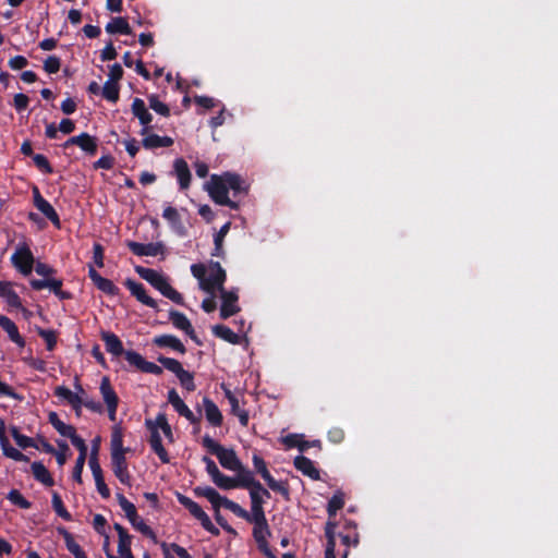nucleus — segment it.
Wrapping results in <instances>:
<instances>
[{"label":"nucleus","instance_id":"obj_1","mask_svg":"<svg viewBox=\"0 0 558 558\" xmlns=\"http://www.w3.org/2000/svg\"><path fill=\"white\" fill-rule=\"evenodd\" d=\"M244 181L242 178L232 172H225L221 175L213 174L207 185V191L210 198L218 205L228 206L231 209H238L239 204L229 198V191L233 192L236 196L241 193H246L247 189L243 186Z\"/></svg>","mask_w":558,"mask_h":558},{"label":"nucleus","instance_id":"obj_2","mask_svg":"<svg viewBox=\"0 0 558 558\" xmlns=\"http://www.w3.org/2000/svg\"><path fill=\"white\" fill-rule=\"evenodd\" d=\"M130 448L123 447V433L119 425L111 432V466L116 477L124 485L131 486V474L128 469L125 453Z\"/></svg>","mask_w":558,"mask_h":558},{"label":"nucleus","instance_id":"obj_3","mask_svg":"<svg viewBox=\"0 0 558 558\" xmlns=\"http://www.w3.org/2000/svg\"><path fill=\"white\" fill-rule=\"evenodd\" d=\"M136 274L156 290H158L165 298L171 300L178 305H184L183 295L178 292L168 281V279L155 269L146 268L143 266L135 267Z\"/></svg>","mask_w":558,"mask_h":558},{"label":"nucleus","instance_id":"obj_4","mask_svg":"<svg viewBox=\"0 0 558 558\" xmlns=\"http://www.w3.org/2000/svg\"><path fill=\"white\" fill-rule=\"evenodd\" d=\"M202 445L208 450L210 454H214L219 460L222 468L234 471L240 469L242 463L238 458L233 449H227L219 442L215 441L209 435H205L202 440Z\"/></svg>","mask_w":558,"mask_h":558},{"label":"nucleus","instance_id":"obj_5","mask_svg":"<svg viewBox=\"0 0 558 558\" xmlns=\"http://www.w3.org/2000/svg\"><path fill=\"white\" fill-rule=\"evenodd\" d=\"M254 469L256 473H258L263 480L267 483L268 487L279 493L284 498L289 499V486L287 483L278 482L274 478L270 472L267 469V464L265 460L259 454H253L252 458Z\"/></svg>","mask_w":558,"mask_h":558},{"label":"nucleus","instance_id":"obj_6","mask_svg":"<svg viewBox=\"0 0 558 558\" xmlns=\"http://www.w3.org/2000/svg\"><path fill=\"white\" fill-rule=\"evenodd\" d=\"M34 262V255L26 243L20 244L11 256V263L24 276L32 274Z\"/></svg>","mask_w":558,"mask_h":558},{"label":"nucleus","instance_id":"obj_7","mask_svg":"<svg viewBox=\"0 0 558 558\" xmlns=\"http://www.w3.org/2000/svg\"><path fill=\"white\" fill-rule=\"evenodd\" d=\"M209 268L210 274L206 281L203 282L202 290L209 294H215L216 291L221 292V289H225L223 284L227 279L226 270L221 267L219 262H210Z\"/></svg>","mask_w":558,"mask_h":558},{"label":"nucleus","instance_id":"obj_8","mask_svg":"<svg viewBox=\"0 0 558 558\" xmlns=\"http://www.w3.org/2000/svg\"><path fill=\"white\" fill-rule=\"evenodd\" d=\"M71 146H77L82 151L85 153V155L94 157L98 151V138L86 132H83L78 135L71 136L62 144L64 149H68Z\"/></svg>","mask_w":558,"mask_h":558},{"label":"nucleus","instance_id":"obj_9","mask_svg":"<svg viewBox=\"0 0 558 558\" xmlns=\"http://www.w3.org/2000/svg\"><path fill=\"white\" fill-rule=\"evenodd\" d=\"M33 198H34L35 207L48 220H50L54 227L60 228L61 222H60V217H59L58 213L56 211L53 206L46 198L43 197V195L40 194V191L37 186L33 187Z\"/></svg>","mask_w":558,"mask_h":558},{"label":"nucleus","instance_id":"obj_10","mask_svg":"<svg viewBox=\"0 0 558 558\" xmlns=\"http://www.w3.org/2000/svg\"><path fill=\"white\" fill-rule=\"evenodd\" d=\"M220 298H221V306H220V318L228 319L229 317L238 314L241 311V307L238 305L239 295L238 291H227L226 289H221Z\"/></svg>","mask_w":558,"mask_h":558},{"label":"nucleus","instance_id":"obj_11","mask_svg":"<svg viewBox=\"0 0 558 558\" xmlns=\"http://www.w3.org/2000/svg\"><path fill=\"white\" fill-rule=\"evenodd\" d=\"M253 523V538L256 542L257 548L260 553L269 549L267 538L271 536V531L267 521V518L257 521H250Z\"/></svg>","mask_w":558,"mask_h":558},{"label":"nucleus","instance_id":"obj_12","mask_svg":"<svg viewBox=\"0 0 558 558\" xmlns=\"http://www.w3.org/2000/svg\"><path fill=\"white\" fill-rule=\"evenodd\" d=\"M131 111L133 116L138 119L140 124L143 126L140 134L146 135L151 129L150 123L153 121V116L146 108L144 100L137 97L134 98L131 106Z\"/></svg>","mask_w":558,"mask_h":558},{"label":"nucleus","instance_id":"obj_13","mask_svg":"<svg viewBox=\"0 0 558 558\" xmlns=\"http://www.w3.org/2000/svg\"><path fill=\"white\" fill-rule=\"evenodd\" d=\"M124 286L138 302L156 311L159 310L157 301L146 293V289L143 283L128 278L124 281Z\"/></svg>","mask_w":558,"mask_h":558},{"label":"nucleus","instance_id":"obj_14","mask_svg":"<svg viewBox=\"0 0 558 558\" xmlns=\"http://www.w3.org/2000/svg\"><path fill=\"white\" fill-rule=\"evenodd\" d=\"M126 246L136 256H157L165 252V245L162 242L143 244L135 241H128Z\"/></svg>","mask_w":558,"mask_h":558},{"label":"nucleus","instance_id":"obj_15","mask_svg":"<svg viewBox=\"0 0 558 558\" xmlns=\"http://www.w3.org/2000/svg\"><path fill=\"white\" fill-rule=\"evenodd\" d=\"M88 277L95 287L107 295H118L120 289L107 278H104L93 266L88 267Z\"/></svg>","mask_w":558,"mask_h":558},{"label":"nucleus","instance_id":"obj_16","mask_svg":"<svg viewBox=\"0 0 558 558\" xmlns=\"http://www.w3.org/2000/svg\"><path fill=\"white\" fill-rule=\"evenodd\" d=\"M194 494L198 497L206 498L213 506L215 511H219L220 507L227 508V497L221 496L215 488L210 486H197L194 488Z\"/></svg>","mask_w":558,"mask_h":558},{"label":"nucleus","instance_id":"obj_17","mask_svg":"<svg viewBox=\"0 0 558 558\" xmlns=\"http://www.w3.org/2000/svg\"><path fill=\"white\" fill-rule=\"evenodd\" d=\"M221 389L225 392V397L229 401L231 407V414L239 418L240 424L243 427L248 425V412L240 407V400L225 384H221Z\"/></svg>","mask_w":558,"mask_h":558},{"label":"nucleus","instance_id":"obj_18","mask_svg":"<svg viewBox=\"0 0 558 558\" xmlns=\"http://www.w3.org/2000/svg\"><path fill=\"white\" fill-rule=\"evenodd\" d=\"M171 174L177 178L181 191L190 187L192 173L187 162L183 158H177L173 161V170Z\"/></svg>","mask_w":558,"mask_h":558},{"label":"nucleus","instance_id":"obj_19","mask_svg":"<svg viewBox=\"0 0 558 558\" xmlns=\"http://www.w3.org/2000/svg\"><path fill=\"white\" fill-rule=\"evenodd\" d=\"M336 527L337 523L335 521H327L325 525V536L327 539L325 558H336L335 549H336ZM349 550L345 549L342 554V558H348Z\"/></svg>","mask_w":558,"mask_h":558},{"label":"nucleus","instance_id":"obj_20","mask_svg":"<svg viewBox=\"0 0 558 558\" xmlns=\"http://www.w3.org/2000/svg\"><path fill=\"white\" fill-rule=\"evenodd\" d=\"M233 472H236V476L234 477L236 488L251 490L253 488L260 487V483L254 478L252 471L245 468L242 463L240 464V469H236Z\"/></svg>","mask_w":558,"mask_h":558},{"label":"nucleus","instance_id":"obj_21","mask_svg":"<svg viewBox=\"0 0 558 558\" xmlns=\"http://www.w3.org/2000/svg\"><path fill=\"white\" fill-rule=\"evenodd\" d=\"M0 446L5 457L11 458L15 461H28V458L25 454H23L20 450L11 446L5 435L4 422H0Z\"/></svg>","mask_w":558,"mask_h":558},{"label":"nucleus","instance_id":"obj_22","mask_svg":"<svg viewBox=\"0 0 558 558\" xmlns=\"http://www.w3.org/2000/svg\"><path fill=\"white\" fill-rule=\"evenodd\" d=\"M203 405L205 411V416L208 423L214 427H219L222 425L223 416L217 404L209 399L208 397L203 398Z\"/></svg>","mask_w":558,"mask_h":558},{"label":"nucleus","instance_id":"obj_23","mask_svg":"<svg viewBox=\"0 0 558 558\" xmlns=\"http://www.w3.org/2000/svg\"><path fill=\"white\" fill-rule=\"evenodd\" d=\"M0 296L7 302V304L10 307L24 310L21 298L12 289V282L0 280Z\"/></svg>","mask_w":558,"mask_h":558},{"label":"nucleus","instance_id":"obj_24","mask_svg":"<svg viewBox=\"0 0 558 558\" xmlns=\"http://www.w3.org/2000/svg\"><path fill=\"white\" fill-rule=\"evenodd\" d=\"M101 340L104 341L108 353L117 357L124 354L125 350L123 348V343L116 333L111 331H102Z\"/></svg>","mask_w":558,"mask_h":558},{"label":"nucleus","instance_id":"obj_25","mask_svg":"<svg viewBox=\"0 0 558 558\" xmlns=\"http://www.w3.org/2000/svg\"><path fill=\"white\" fill-rule=\"evenodd\" d=\"M153 343L158 348H170L181 354L186 352V349L182 341L173 335H159L153 339Z\"/></svg>","mask_w":558,"mask_h":558},{"label":"nucleus","instance_id":"obj_26","mask_svg":"<svg viewBox=\"0 0 558 558\" xmlns=\"http://www.w3.org/2000/svg\"><path fill=\"white\" fill-rule=\"evenodd\" d=\"M293 464L295 469L302 472L303 475L308 476L314 481L320 478L319 471L315 468L313 461L304 456H298L294 458Z\"/></svg>","mask_w":558,"mask_h":558},{"label":"nucleus","instance_id":"obj_27","mask_svg":"<svg viewBox=\"0 0 558 558\" xmlns=\"http://www.w3.org/2000/svg\"><path fill=\"white\" fill-rule=\"evenodd\" d=\"M142 145L145 149H156L161 147H170L173 145V138L170 136H160L158 134L143 135Z\"/></svg>","mask_w":558,"mask_h":558},{"label":"nucleus","instance_id":"obj_28","mask_svg":"<svg viewBox=\"0 0 558 558\" xmlns=\"http://www.w3.org/2000/svg\"><path fill=\"white\" fill-rule=\"evenodd\" d=\"M0 326L8 333L10 340L14 342L19 348L25 347V340L20 335L17 326L9 317H0Z\"/></svg>","mask_w":558,"mask_h":558},{"label":"nucleus","instance_id":"obj_29","mask_svg":"<svg viewBox=\"0 0 558 558\" xmlns=\"http://www.w3.org/2000/svg\"><path fill=\"white\" fill-rule=\"evenodd\" d=\"M162 217L168 221L170 227L174 232L180 235H183L185 232L181 216L177 208L172 206H167L163 209Z\"/></svg>","mask_w":558,"mask_h":558},{"label":"nucleus","instance_id":"obj_30","mask_svg":"<svg viewBox=\"0 0 558 558\" xmlns=\"http://www.w3.org/2000/svg\"><path fill=\"white\" fill-rule=\"evenodd\" d=\"M99 391L106 405H119V397L114 391L108 376H104L101 378Z\"/></svg>","mask_w":558,"mask_h":558},{"label":"nucleus","instance_id":"obj_31","mask_svg":"<svg viewBox=\"0 0 558 558\" xmlns=\"http://www.w3.org/2000/svg\"><path fill=\"white\" fill-rule=\"evenodd\" d=\"M33 476L36 481L44 484L47 487H51L54 485V480L52 478L50 472L47 468L40 462L35 461L31 465Z\"/></svg>","mask_w":558,"mask_h":558},{"label":"nucleus","instance_id":"obj_32","mask_svg":"<svg viewBox=\"0 0 558 558\" xmlns=\"http://www.w3.org/2000/svg\"><path fill=\"white\" fill-rule=\"evenodd\" d=\"M251 498V512H248L250 521H257L260 519H265V510H264V498L257 494L256 492H250Z\"/></svg>","mask_w":558,"mask_h":558},{"label":"nucleus","instance_id":"obj_33","mask_svg":"<svg viewBox=\"0 0 558 558\" xmlns=\"http://www.w3.org/2000/svg\"><path fill=\"white\" fill-rule=\"evenodd\" d=\"M106 32L109 34H132L129 22L122 16L112 17V20L106 25Z\"/></svg>","mask_w":558,"mask_h":558},{"label":"nucleus","instance_id":"obj_34","mask_svg":"<svg viewBox=\"0 0 558 558\" xmlns=\"http://www.w3.org/2000/svg\"><path fill=\"white\" fill-rule=\"evenodd\" d=\"M169 320L177 329L182 330L184 332H193V326L189 318L183 313L177 310H170Z\"/></svg>","mask_w":558,"mask_h":558},{"label":"nucleus","instance_id":"obj_35","mask_svg":"<svg viewBox=\"0 0 558 558\" xmlns=\"http://www.w3.org/2000/svg\"><path fill=\"white\" fill-rule=\"evenodd\" d=\"M344 529L352 531V533L351 532H349L347 534L339 533L341 543L347 547H351V546L356 547L360 543L359 533L356 531V523L353 521H347L344 524Z\"/></svg>","mask_w":558,"mask_h":558},{"label":"nucleus","instance_id":"obj_36","mask_svg":"<svg viewBox=\"0 0 558 558\" xmlns=\"http://www.w3.org/2000/svg\"><path fill=\"white\" fill-rule=\"evenodd\" d=\"M211 330L217 338H220L231 344H239L241 342V337L226 325H215Z\"/></svg>","mask_w":558,"mask_h":558},{"label":"nucleus","instance_id":"obj_37","mask_svg":"<svg viewBox=\"0 0 558 558\" xmlns=\"http://www.w3.org/2000/svg\"><path fill=\"white\" fill-rule=\"evenodd\" d=\"M68 403L72 408L85 407L86 409H88L89 411L95 412V413H101L104 410L100 402H97L94 400H83V398L78 393H75L73 399H71Z\"/></svg>","mask_w":558,"mask_h":558},{"label":"nucleus","instance_id":"obj_38","mask_svg":"<svg viewBox=\"0 0 558 558\" xmlns=\"http://www.w3.org/2000/svg\"><path fill=\"white\" fill-rule=\"evenodd\" d=\"M177 499H178L179 504L182 505L185 509H187L189 512L195 519H198L199 517H202L205 513L203 508L197 502L192 500L190 497H187L183 494L177 493Z\"/></svg>","mask_w":558,"mask_h":558},{"label":"nucleus","instance_id":"obj_39","mask_svg":"<svg viewBox=\"0 0 558 558\" xmlns=\"http://www.w3.org/2000/svg\"><path fill=\"white\" fill-rule=\"evenodd\" d=\"M98 444H99L98 439L94 441L93 449H92V452H90V456H89V461H88V464H89V468L92 470L94 480L104 476L101 466H100L99 461H98V449H99V445Z\"/></svg>","mask_w":558,"mask_h":558},{"label":"nucleus","instance_id":"obj_40","mask_svg":"<svg viewBox=\"0 0 558 558\" xmlns=\"http://www.w3.org/2000/svg\"><path fill=\"white\" fill-rule=\"evenodd\" d=\"M116 496L121 509L125 512L128 520L133 522L135 519H138L135 506L129 501L122 493H117Z\"/></svg>","mask_w":558,"mask_h":558},{"label":"nucleus","instance_id":"obj_41","mask_svg":"<svg viewBox=\"0 0 558 558\" xmlns=\"http://www.w3.org/2000/svg\"><path fill=\"white\" fill-rule=\"evenodd\" d=\"M344 507V494L341 490L336 492L329 499L327 505V513L332 518L337 512Z\"/></svg>","mask_w":558,"mask_h":558},{"label":"nucleus","instance_id":"obj_42","mask_svg":"<svg viewBox=\"0 0 558 558\" xmlns=\"http://www.w3.org/2000/svg\"><path fill=\"white\" fill-rule=\"evenodd\" d=\"M230 226H231L230 222H226L220 228V230L215 234V236H214L215 247H214V252L211 253V255H214V256H222L223 255L222 244H223L225 236L227 235V233L230 230Z\"/></svg>","mask_w":558,"mask_h":558},{"label":"nucleus","instance_id":"obj_43","mask_svg":"<svg viewBox=\"0 0 558 558\" xmlns=\"http://www.w3.org/2000/svg\"><path fill=\"white\" fill-rule=\"evenodd\" d=\"M51 504L54 512L62 518L64 521H72L71 513L66 510L61 496L57 493H52Z\"/></svg>","mask_w":558,"mask_h":558},{"label":"nucleus","instance_id":"obj_44","mask_svg":"<svg viewBox=\"0 0 558 558\" xmlns=\"http://www.w3.org/2000/svg\"><path fill=\"white\" fill-rule=\"evenodd\" d=\"M120 86L117 82L106 81L101 88V95L105 99L111 102L119 100Z\"/></svg>","mask_w":558,"mask_h":558},{"label":"nucleus","instance_id":"obj_45","mask_svg":"<svg viewBox=\"0 0 558 558\" xmlns=\"http://www.w3.org/2000/svg\"><path fill=\"white\" fill-rule=\"evenodd\" d=\"M36 331L38 336L45 340L47 350L53 351L57 345V332L41 327H37Z\"/></svg>","mask_w":558,"mask_h":558},{"label":"nucleus","instance_id":"obj_46","mask_svg":"<svg viewBox=\"0 0 558 558\" xmlns=\"http://www.w3.org/2000/svg\"><path fill=\"white\" fill-rule=\"evenodd\" d=\"M7 498L16 507L27 510L32 507V502L28 501L20 490L11 489L7 495Z\"/></svg>","mask_w":558,"mask_h":558},{"label":"nucleus","instance_id":"obj_47","mask_svg":"<svg viewBox=\"0 0 558 558\" xmlns=\"http://www.w3.org/2000/svg\"><path fill=\"white\" fill-rule=\"evenodd\" d=\"M177 378L179 379L181 386L189 392L194 391L196 389V385L194 383V375L193 373L185 371L182 368L178 375Z\"/></svg>","mask_w":558,"mask_h":558},{"label":"nucleus","instance_id":"obj_48","mask_svg":"<svg viewBox=\"0 0 558 558\" xmlns=\"http://www.w3.org/2000/svg\"><path fill=\"white\" fill-rule=\"evenodd\" d=\"M33 161H34V165L36 166V168L45 173V174H51L53 173V168L52 166L50 165L48 158L43 155V154H35L33 156Z\"/></svg>","mask_w":558,"mask_h":558},{"label":"nucleus","instance_id":"obj_49","mask_svg":"<svg viewBox=\"0 0 558 558\" xmlns=\"http://www.w3.org/2000/svg\"><path fill=\"white\" fill-rule=\"evenodd\" d=\"M157 361L162 365V367L173 373L175 376L183 368L182 364L178 360L172 357L159 355L157 357Z\"/></svg>","mask_w":558,"mask_h":558},{"label":"nucleus","instance_id":"obj_50","mask_svg":"<svg viewBox=\"0 0 558 558\" xmlns=\"http://www.w3.org/2000/svg\"><path fill=\"white\" fill-rule=\"evenodd\" d=\"M173 409L178 412L179 415L185 417L191 424H198L201 421V417L196 416L183 400H181Z\"/></svg>","mask_w":558,"mask_h":558},{"label":"nucleus","instance_id":"obj_51","mask_svg":"<svg viewBox=\"0 0 558 558\" xmlns=\"http://www.w3.org/2000/svg\"><path fill=\"white\" fill-rule=\"evenodd\" d=\"M123 355L131 366H134L141 372L143 371L146 360L140 353L133 350H128Z\"/></svg>","mask_w":558,"mask_h":558},{"label":"nucleus","instance_id":"obj_52","mask_svg":"<svg viewBox=\"0 0 558 558\" xmlns=\"http://www.w3.org/2000/svg\"><path fill=\"white\" fill-rule=\"evenodd\" d=\"M282 444L287 448H298L301 452L305 451V445L302 444V439L296 434H289L281 438Z\"/></svg>","mask_w":558,"mask_h":558},{"label":"nucleus","instance_id":"obj_53","mask_svg":"<svg viewBox=\"0 0 558 558\" xmlns=\"http://www.w3.org/2000/svg\"><path fill=\"white\" fill-rule=\"evenodd\" d=\"M58 450L54 449V452L51 454L56 456L57 463L62 466L65 464L68 460V451L70 450L69 445L64 440H57Z\"/></svg>","mask_w":558,"mask_h":558},{"label":"nucleus","instance_id":"obj_54","mask_svg":"<svg viewBox=\"0 0 558 558\" xmlns=\"http://www.w3.org/2000/svg\"><path fill=\"white\" fill-rule=\"evenodd\" d=\"M155 420L158 427L162 430L165 437L170 441H173V434L171 426L168 423L167 415L165 413H158Z\"/></svg>","mask_w":558,"mask_h":558},{"label":"nucleus","instance_id":"obj_55","mask_svg":"<svg viewBox=\"0 0 558 558\" xmlns=\"http://www.w3.org/2000/svg\"><path fill=\"white\" fill-rule=\"evenodd\" d=\"M213 482L220 489L228 490V489L236 488L235 478L225 475L223 473H220Z\"/></svg>","mask_w":558,"mask_h":558},{"label":"nucleus","instance_id":"obj_56","mask_svg":"<svg viewBox=\"0 0 558 558\" xmlns=\"http://www.w3.org/2000/svg\"><path fill=\"white\" fill-rule=\"evenodd\" d=\"M61 66V60L57 56H49L44 62V70L48 74H56Z\"/></svg>","mask_w":558,"mask_h":558},{"label":"nucleus","instance_id":"obj_57","mask_svg":"<svg viewBox=\"0 0 558 558\" xmlns=\"http://www.w3.org/2000/svg\"><path fill=\"white\" fill-rule=\"evenodd\" d=\"M63 536H64V542H65V546H66V549L73 555H77L83 551L82 547L75 542L73 535L63 530Z\"/></svg>","mask_w":558,"mask_h":558},{"label":"nucleus","instance_id":"obj_58","mask_svg":"<svg viewBox=\"0 0 558 558\" xmlns=\"http://www.w3.org/2000/svg\"><path fill=\"white\" fill-rule=\"evenodd\" d=\"M132 536L126 537L125 539H119L118 543V553L122 558H134L132 550Z\"/></svg>","mask_w":558,"mask_h":558},{"label":"nucleus","instance_id":"obj_59","mask_svg":"<svg viewBox=\"0 0 558 558\" xmlns=\"http://www.w3.org/2000/svg\"><path fill=\"white\" fill-rule=\"evenodd\" d=\"M226 504V509L230 510L238 518L244 519L245 521L250 522L248 511L242 508L239 504L234 502L233 500H229Z\"/></svg>","mask_w":558,"mask_h":558},{"label":"nucleus","instance_id":"obj_60","mask_svg":"<svg viewBox=\"0 0 558 558\" xmlns=\"http://www.w3.org/2000/svg\"><path fill=\"white\" fill-rule=\"evenodd\" d=\"M105 250L104 246L95 242L93 245V260L99 268L104 267Z\"/></svg>","mask_w":558,"mask_h":558},{"label":"nucleus","instance_id":"obj_61","mask_svg":"<svg viewBox=\"0 0 558 558\" xmlns=\"http://www.w3.org/2000/svg\"><path fill=\"white\" fill-rule=\"evenodd\" d=\"M149 445L151 447V450L158 456L162 463L170 462L169 454L162 445V440L157 442H150Z\"/></svg>","mask_w":558,"mask_h":558},{"label":"nucleus","instance_id":"obj_62","mask_svg":"<svg viewBox=\"0 0 558 558\" xmlns=\"http://www.w3.org/2000/svg\"><path fill=\"white\" fill-rule=\"evenodd\" d=\"M29 104V98L27 95L23 93L15 94L13 106L17 112H22L27 109Z\"/></svg>","mask_w":558,"mask_h":558},{"label":"nucleus","instance_id":"obj_63","mask_svg":"<svg viewBox=\"0 0 558 558\" xmlns=\"http://www.w3.org/2000/svg\"><path fill=\"white\" fill-rule=\"evenodd\" d=\"M71 444L78 450V457L82 459H86L87 456V445L85 440L78 436L77 434L71 439Z\"/></svg>","mask_w":558,"mask_h":558},{"label":"nucleus","instance_id":"obj_64","mask_svg":"<svg viewBox=\"0 0 558 558\" xmlns=\"http://www.w3.org/2000/svg\"><path fill=\"white\" fill-rule=\"evenodd\" d=\"M202 461L206 465V472L209 474L211 481H214L221 472L219 471L217 464L213 459L207 456H204Z\"/></svg>","mask_w":558,"mask_h":558}]
</instances>
